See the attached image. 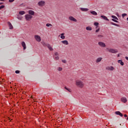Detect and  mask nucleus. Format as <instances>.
<instances>
[{"instance_id": "nucleus-14", "label": "nucleus", "mask_w": 128, "mask_h": 128, "mask_svg": "<svg viewBox=\"0 0 128 128\" xmlns=\"http://www.w3.org/2000/svg\"><path fill=\"white\" fill-rule=\"evenodd\" d=\"M8 24L10 28V30H12V28H14V26H12V24L11 22H8Z\"/></svg>"}, {"instance_id": "nucleus-34", "label": "nucleus", "mask_w": 128, "mask_h": 128, "mask_svg": "<svg viewBox=\"0 0 128 128\" xmlns=\"http://www.w3.org/2000/svg\"><path fill=\"white\" fill-rule=\"evenodd\" d=\"M98 38H104V36L102 35H100V34H98Z\"/></svg>"}, {"instance_id": "nucleus-49", "label": "nucleus", "mask_w": 128, "mask_h": 128, "mask_svg": "<svg viewBox=\"0 0 128 128\" xmlns=\"http://www.w3.org/2000/svg\"><path fill=\"white\" fill-rule=\"evenodd\" d=\"M126 120H128V117L126 118Z\"/></svg>"}, {"instance_id": "nucleus-18", "label": "nucleus", "mask_w": 128, "mask_h": 128, "mask_svg": "<svg viewBox=\"0 0 128 128\" xmlns=\"http://www.w3.org/2000/svg\"><path fill=\"white\" fill-rule=\"evenodd\" d=\"M47 48H48V50H54V48H52V46H50V44H48L47 46Z\"/></svg>"}, {"instance_id": "nucleus-35", "label": "nucleus", "mask_w": 128, "mask_h": 128, "mask_svg": "<svg viewBox=\"0 0 128 128\" xmlns=\"http://www.w3.org/2000/svg\"><path fill=\"white\" fill-rule=\"evenodd\" d=\"M4 8V6L2 5L0 6V10H2V8Z\"/></svg>"}, {"instance_id": "nucleus-51", "label": "nucleus", "mask_w": 128, "mask_h": 128, "mask_svg": "<svg viewBox=\"0 0 128 128\" xmlns=\"http://www.w3.org/2000/svg\"><path fill=\"white\" fill-rule=\"evenodd\" d=\"M120 124V126H122V124Z\"/></svg>"}, {"instance_id": "nucleus-23", "label": "nucleus", "mask_w": 128, "mask_h": 128, "mask_svg": "<svg viewBox=\"0 0 128 128\" xmlns=\"http://www.w3.org/2000/svg\"><path fill=\"white\" fill-rule=\"evenodd\" d=\"M17 18L20 20H22V16H20V15H18Z\"/></svg>"}, {"instance_id": "nucleus-41", "label": "nucleus", "mask_w": 128, "mask_h": 128, "mask_svg": "<svg viewBox=\"0 0 128 128\" xmlns=\"http://www.w3.org/2000/svg\"><path fill=\"white\" fill-rule=\"evenodd\" d=\"M64 88L65 90H69V89L66 87H64Z\"/></svg>"}, {"instance_id": "nucleus-16", "label": "nucleus", "mask_w": 128, "mask_h": 128, "mask_svg": "<svg viewBox=\"0 0 128 128\" xmlns=\"http://www.w3.org/2000/svg\"><path fill=\"white\" fill-rule=\"evenodd\" d=\"M22 46L24 48V50H26V42H22Z\"/></svg>"}, {"instance_id": "nucleus-26", "label": "nucleus", "mask_w": 128, "mask_h": 128, "mask_svg": "<svg viewBox=\"0 0 128 128\" xmlns=\"http://www.w3.org/2000/svg\"><path fill=\"white\" fill-rule=\"evenodd\" d=\"M111 24H112V26H119L118 24H115L113 22H111Z\"/></svg>"}, {"instance_id": "nucleus-32", "label": "nucleus", "mask_w": 128, "mask_h": 128, "mask_svg": "<svg viewBox=\"0 0 128 128\" xmlns=\"http://www.w3.org/2000/svg\"><path fill=\"white\" fill-rule=\"evenodd\" d=\"M112 22H118V21L117 20H116L114 18L112 19Z\"/></svg>"}, {"instance_id": "nucleus-28", "label": "nucleus", "mask_w": 128, "mask_h": 128, "mask_svg": "<svg viewBox=\"0 0 128 128\" xmlns=\"http://www.w3.org/2000/svg\"><path fill=\"white\" fill-rule=\"evenodd\" d=\"M58 72H62V68H60V67H58L57 68Z\"/></svg>"}, {"instance_id": "nucleus-3", "label": "nucleus", "mask_w": 128, "mask_h": 128, "mask_svg": "<svg viewBox=\"0 0 128 128\" xmlns=\"http://www.w3.org/2000/svg\"><path fill=\"white\" fill-rule=\"evenodd\" d=\"M38 6H46V2L44 0L39 1L38 3Z\"/></svg>"}, {"instance_id": "nucleus-20", "label": "nucleus", "mask_w": 128, "mask_h": 128, "mask_svg": "<svg viewBox=\"0 0 128 128\" xmlns=\"http://www.w3.org/2000/svg\"><path fill=\"white\" fill-rule=\"evenodd\" d=\"M90 14L94 16H98V13L96 11H91Z\"/></svg>"}, {"instance_id": "nucleus-33", "label": "nucleus", "mask_w": 128, "mask_h": 128, "mask_svg": "<svg viewBox=\"0 0 128 128\" xmlns=\"http://www.w3.org/2000/svg\"><path fill=\"white\" fill-rule=\"evenodd\" d=\"M52 24H46V26H52Z\"/></svg>"}, {"instance_id": "nucleus-42", "label": "nucleus", "mask_w": 128, "mask_h": 128, "mask_svg": "<svg viewBox=\"0 0 128 128\" xmlns=\"http://www.w3.org/2000/svg\"><path fill=\"white\" fill-rule=\"evenodd\" d=\"M125 58H126V60H128V56H126V57H125Z\"/></svg>"}, {"instance_id": "nucleus-38", "label": "nucleus", "mask_w": 128, "mask_h": 128, "mask_svg": "<svg viewBox=\"0 0 128 128\" xmlns=\"http://www.w3.org/2000/svg\"><path fill=\"white\" fill-rule=\"evenodd\" d=\"M14 2V0H9V2Z\"/></svg>"}, {"instance_id": "nucleus-43", "label": "nucleus", "mask_w": 128, "mask_h": 128, "mask_svg": "<svg viewBox=\"0 0 128 128\" xmlns=\"http://www.w3.org/2000/svg\"><path fill=\"white\" fill-rule=\"evenodd\" d=\"M124 118H126V117L128 116V115H126V114H125L124 115Z\"/></svg>"}, {"instance_id": "nucleus-29", "label": "nucleus", "mask_w": 128, "mask_h": 128, "mask_svg": "<svg viewBox=\"0 0 128 128\" xmlns=\"http://www.w3.org/2000/svg\"><path fill=\"white\" fill-rule=\"evenodd\" d=\"M128 16V14H123L122 15V18H124V16Z\"/></svg>"}, {"instance_id": "nucleus-30", "label": "nucleus", "mask_w": 128, "mask_h": 128, "mask_svg": "<svg viewBox=\"0 0 128 128\" xmlns=\"http://www.w3.org/2000/svg\"><path fill=\"white\" fill-rule=\"evenodd\" d=\"M94 26H98V22H94Z\"/></svg>"}, {"instance_id": "nucleus-44", "label": "nucleus", "mask_w": 128, "mask_h": 128, "mask_svg": "<svg viewBox=\"0 0 128 128\" xmlns=\"http://www.w3.org/2000/svg\"><path fill=\"white\" fill-rule=\"evenodd\" d=\"M117 56H118V58H120V54H118Z\"/></svg>"}, {"instance_id": "nucleus-2", "label": "nucleus", "mask_w": 128, "mask_h": 128, "mask_svg": "<svg viewBox=\"0 0 128 128\" xmlns=\"http://www.w3.org/2000/svg\"><path fill=\"white\" fill-rule=\"evenodd\" d=\"M106 50L107 52H110L111 54H117V52H118V50L112 48H106Z\"/></svg>"}, {"instance_id": "nucleus-4", "label": "nucleus", "mask_w": 128, "mask_h": 128, "mask_svg": "<svg viewBox=\"0 0 128 128\" xmlns=\"http://www.w3.org/2000/svg\"><path fill=\"white\" fill-rule=\"evenodd\" d=\"M34 39L36 40V42H42V38L40 37V36L38 35H35L34 36Z\"/></svg>"}, {"instance_id": "nucleus-27", "label": "nucleus", "mask_w": 128, "mask_h": 128, "mask_svg": "<svg viewBox=\"0 0 128 128\" xmlns=\"http://www.w3.org/2000/svg\"><path fill=\"white\" fill-rule=\"evenodd\" d=\"M112 18H114V20H118V17H116V16H112Z\"/></svg>"}, {"instance_id": "nucleus-48", "label": "nucleus", "mask_w": 128, "mask_h": 128, "mask_svg": "<svg viewBox=\"0 0 128 128\" xmlns=\"http://www.w3.org/2000/svg\"><path fill=\"white\" fill-rule=\"evenodd\" d=\"M126 20L128 21V18H126Z\"/></svg>"}, {"instance_id": "nucleus-31", "label": "nucleus", "mask_w": 128, "mask_h": 128, "mask_svg": "<svg viewBox=\"0 0 128 128\" xmlns=\"http://www.w3.org/2000/svg\"><path fill=\"white\" fill-rule=\"evenodd\" d=\"M55 59L56 60H60V57L58 56H55Z\"/></svg>"}, {"instance_id": "nucleus-10", "label": "nucleus", "mask_w": 128, "mask_h": 128, "mask_svg": "<svg viewBox=\"0 0 128 128\" xmlns=\"http://www.w3.org/2000/svg\"><path fill=\"white\" fill-rule=\"evenodd\" d=\"M102 57L98 58L96 60V64H98V62H102Z\"/></svg>"}, {"instance_id": "nucleus-7", "label": "nucleus", "mask_w": 128, "mask_h": 128, "mask_svg": "<svg viewBox=\"0 0 128 128\" xmlns=\"http://www.w3.org/2000/svg\"><path fill=\"white\" fill-rule=\"evenodd\" d=\"M98 46H101V48H106V44L102 42H98Z\"/></svg>"}, {"instance_id": "nucleus-36", "label": "nucleus", "mask_w": 128, "mask_h": 128, "mask_svg": "<svg viewBox=\"0 0 128 128\" xmlns=\"http://www.w3.org/2000/svg\"><path fill=\"white\" fill-rule=\"evenodd\" d=\"M54 54H55V56H58V52H55Z\"/></svg>"}, {"instance_id": "nucleus-9", "label": "nucleus", "mask_w": 128, "mask_h": 128, "mask_svg": "<svg viewBox=\"0 0 128 128\" xmlns=\"http://www.w3.org/2000/svg\"><path fill=\"white\" fill-rule=\"evenodd\" d=\"M70 20H72V22H76L78 20L76 19V18H74L72 16H70L68 18Z\"/></svg>"}, {"instance_id": "nucleus-17", "label": "nucleus", "mask_w": 128, "mask_h": 128, "mask_svg": "<svg viewBox=\"0 0 128 128\" xmlns=\"http://www.w3.org/2000/svg\"><path fill=\"white\" fill-rule=\"evenodd\" d=\"M80 10H82V12H88V8H80Z\"/></svg>"}, {"instance_id": "nucleus-12", "label": "nucleus", "mask_w": 128, "mask_h": 128, "mask_svg": "<svg viewBox=\"0 0 128 128\" xmlns=\"http://www.w3.org/2000/svg\"><path fill=\"white\" fill-rule=\"evenodd\" d=\"M116 114L120 116H124V114L120 112L117 111L115 112Z\"/></svg>"}, {"instance_id": "nucleus-22", "label": "nucleus", "mask_w": 128, "mask_h": 128, "mask_svg": "<svg viewBox=\"0 0 128 128\" xmlns=\"http://www.w3.org/2000/svg\"><path fill=\"white\" fill-rule=\"evenodd\" d=\"M86 30H92V27L88 26L86 27Z\"/></svg>"}, {"instance_id": "nucleus-1", "label": "nucleus", "mask_w": 128, "mask_h": 128, "mask_svg": "<svg viewBox=\"0 0 128 128\" xmlns=\"http://www.w3.org/2000/svg\"><path fill=\"white\" fill-rule=\"evenodd\" d=\"M75 84L78 88H82L84 86V83L80 80H77L75 81Z\"/></svg>"}, {"instance_id": "nucleus-47", "label": "nucleus", "mask_w": 128, "mask_h": 128, "mask_svg": "<svg viewBox=\"0 0 128 128\" xmlns=\"http://www.w3.org/2000/svg\"><path fill=\"white\" fill-rule=\"evenodd\" d=\"M68 92H70V90L69 89V90H68Z\"/></svg>"}, {"instance_id": "nucleus-13", "label": "nucleus", "mask_w": 128, "mask_h": 128, "mask_svg": "<svg viewBox=\"0 0 128 128\" xmlns=\"http://www.w3.org/2000/svg\"><path fill=\"white\" fill-rule=\"evenodd\" d=\"M62 44H66V46H68V42L66 40H64L61 42Z\"/></svg>"}, {"instance_id": "nucleus-40", "label": "nucleus", "mask_w": 128, "mask_h": 128, "mask_svg": "<svg viewBox=\"0 0 128 128\" xmlns=\"http://www.w3.org/2000/svg\"><path fill=\"white\" fill-rule=\"evenodd\" d=\"M100 32V28L96 30V32Z\"/></svg>"}, {"instance_id": "nucleus-37", "label": "nucleus", "mask_w": 128, "mask_h": 128, "mask_svg": "<svg viewBox=\"0 0 128 128\" xmlns=\"http://www.w3.org/2000/svg\"><path fill=\"white\" fill-rule=\"evenodd\" d=\"M62 62H64V64H66V60H62Z\"/></svg>"}, {"instance_id": "nucleus-24", "label": "nucleus", "mask_w": 128, "mask_h": 128, "mask_svg": "<svg viewBox=\"0 0 128 128\" xmlns=\"http://www.w3.org/2000/svg\"><path fill=\"white\" fill-rule=\"evenodd\" d=\"M26 14L24 11H20L19 12V14H21V16H23V14Z\"/></svg>"}, {"instance_id": "nucleus-15", "label": "nucleus", "mask_w": 128, "mask_h": 128, "mask_svg": "<svg viewBox=\"0 0 128 128\" xmlns=\"http://www.w3.org/2000/svg\"><path fill=\"white\" fill-rule=\"evenodd\" d=\"M59 36H60V38H62V40H64L66 38V36H64V33H62Z\"/></svg>"}, {"instance_id": "nucleus-50", "label": "nucleus", "mask_w": 128, "mask_h": 128, "mask_svg": "<svg viewBox=\"0 0 128 128\" xmlns=\"http://www.w3.org/2000/svg\"><path fill=\"white\" fill-rule=\"evenodd\" d=\"M32 98V96H31Z\"/></svg>"}, {"instance_id": "nucleus-8", "label": "nucleus", "mask_w": 128, "mask_h": 128, "mask_svg": "<svg viewBox=\"0 0 128 128\" xmlns=\"http://www.w3.org/2000/svg\"><path fill=\"white\" fill-rule=\"evenodd\" d=\"M121 102H124V104H126V102H128V99L126 98L123 96L120 98Z\"/></svg>"}, {"instance_id": "nucleus-6", "label": "nucleus", "mask_w": 128, "mask_h": 128, "mask_svg": "<svg viewBox=\"0 0 128 128\" xmlns=\"http://www.w3.org/2000/svg\"><path fill=\"white\" fill-rule=\"evenodd\" d=\"M106 70L112 72V70H114L116 68H114L112 66H108L106 68Z\"/></svg>"}, {"instance_id": "nucleus-5", "label": "nucleus", "mask_w": 128, "mask_h": 128, "mask_svg": "<svg viewBox=\"0 0 128 128\" xmlns=\"http://www.w3.org/2000/svg\"><path fill=\"white\" fill-rule=\"evenodd\" d=\"M25 18L26 20L30 21L32 18V15H30L28 14H27L25 15Z\"/></svg>"}, {"instance_id": "nucleus-25", "label": "nucleus", "mask_w": 128, "mask_h": 128, "mask_svg": "<svg viewBox=\"0 0 128 128\" xmlns=\"http://www.w3.org/2000/svg\"><path fill=\"white\" fill-rule=\"evenodd\" d=\"M42 44L44 46H48V44L44 42H42Z\"/></svg>"}, {"instance_id": "nucleus-21", "label": "nucleus", "mask_w": 128, "mask_h": 128, "mask_svg": "<svg viewBox=\"0 0 128 128\" xmlns=\"http://www.w3.org/2000/svg\"><path fill=\"white\" fill-rule=\"evenodd\" d=\"M118 64H120L121 66H124V63L122 60H118Z\"/></svg>"}, {"instance_id": "nucleus-11", "label": "nucleus", "mask_w": 128, "mask_h": 128, "mask_svg": "<svg viewBox=\"0 0 128 128\" xmlns=\"http://www.w3.org/2000/svg\"><path fill=\"white\" fill-rule=\"evenodd\" d=\"M28 12L30 16H34V12L32 10H29Z\"/></svg>"}, {"instance_id": "nucleus-46", "label": "nucleus", "mask_w": 128, "mask_h": 128, "mask_svg": "<svg viewBox=\"0 0 128 128\" xmlns=\"http://www.w3.org/2000/svg\"><path fill=\"white\" fill-rule=\"evenodd\" d=\"M1 2H4V0H0Z\"/></svg>"}, {"instance_id": "nucleus-19", "label": "nucleus", "mask_w": 128, "mask_h": 128, "mask_svg": "<svg viewBox=\"0 0 128 128\" xmlns=\"http://www.w3.org/2000/svg\"><path fill=\"white\" fill-rule=\"evenodd\" d=\"M101 18H104V20H110L108 18L105 16H101Z\"/></svg>"}, {"instance_id": "nucleus-45", "label": "nucleus", "mask_w": 128, "mask_h": 128, "mask_svg": "<svg viewBox=\"0 0 128 128\" xmlns=\"http://www.w3.org/2000/svg\"><path fill=\"white\" fill-rule=\"evenodd\" d=\"M4 4V3L1 2V3H0V4Z\"/></svg>"}, {"instance_id": "nucleus-39", "label": "nucleus", "mask_w": 128, "mask_h": 128, "mask_svg": "<svg viewBox=\"0 0 128 128\" xmlns=\"http://www.w3.org/2000/svg\"><path fill=\"white\" fill-rule=\"evenodd\" d=\"M16 72V74H20V70H16V72Z\"/></svg>"}]
</instances>
